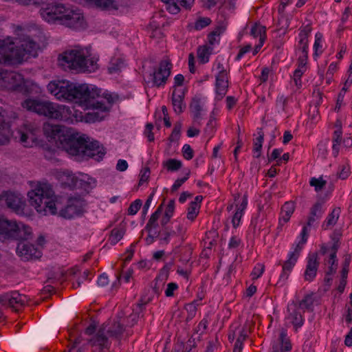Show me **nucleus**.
<instances>
[{"instance_id":"1","label":"nucleus","mask_w":352,"mask_h":352,"mask_svg":"<svg viewBox=\"0 0 352 352\" xmlns=\"http://www.w3.org/2000/svg\"><path fill=\"white\" fill-rule=\"evenodd\" d=\"M31 206L39 213L58 214L70 219L82 215L86 206L85 201L80 196L69 197L65 206L58 199H52L54 195L51 186L47 183H39L34 190L28 194Z\"/></svg>"},{"instance_id":"2","label":"nucleus","mask_w":352,"mask_h":352,"mask_svg":"<svg viewBox=\"0 0 352 352\" xmlns=\"http://www.w3.org/2000/svg\"><path fill=\"white\" fill-rule=\"evenodd\" d=\"M43 130L47 138L59 142L60 147L78 158L96 157V160L100 161L105 154L98 141H90L85 135H79L64 126L45 123Z\"/></svg>"},{"instance_id":"3","label":"nucleus","mask_w":352,"mask_h":352,"mask_svg":"<svg viewBox=\"0 0 352 352\" xmlns=\"http://www.w3.org/2000/svg\"><path fill=\"white\" fill-rule=\"evenodd\" d=\"M58 61L63 69L76 73L92 72L98 69L97 61L93 58L87 59L82 50L65 51L59 55Z\"/></svg>"},{"instance_id":"4","label":"nucleus","mask_w":352,"mask_h":352,"mask_svg":"<svg viewBox=\"0 0 352 352\" xmlns=\"http://www.w3.org/2000/svg\"><path fill=\"white\" fill-rule=\"evenodd\" d=\"M32 228L21 221L8 220L0 217V240H30L32 239Z\"/></svg>"},{"instance_id":"5","label":"nucleus","mask_w":352,"mask_h":352,"mask_svg":"<svg viewBox=\"0 0 352 352\" xmlns=\"http://www.w3.org/2000/svg\"><path fill=\"white\" fill-rule=\"evenodd\" d=\"M100 94L101 90L92 85L74 83L69 100L87 107L100 109L102 104V101L98 100L102 98Z\"/></svg>"},{"instance_id":"6","label":"nucleus","mask_w":352,"mask_h":352,"mask_svg":"<svg viewBox=\"0 0 352 352\" xmlns=\"http://www.w3.org/2000/svg\"><path fill=\"white\" fill-rule=\"evenodd\" d=\"M0 87L23 94H28L32 91L30 82L21 74L6 69H0Z\"/></svg>"},{"instance_id":"7","label":"nucleus","mask_w":352,"mask_h":352,"mask_svg":"<svg viewBox=\"0 0 352 352\" xmlns=\"http://www.w3.org/2000/svg\"><path fill=\"white\" fill-rule=\"evenodd\" d=\"M21 106L28 111L51 119L59 120L62 118V113L58 107L47 100L28 98L22 102Z\"/></svg>"},{"instance_id":"8","label":"nucleus","mask_w":352,"mask_h":352,"mask_svg":"<svg viewBox=\"0 0 352 352\" xmlns=\"http://www.w3.org/2000/svg\"><path fill=\"white\" fill-rule=\"evenodd\" d=\"M27 58L24 57L20 45H15L10 38L0 40V64H20Z\"/></svg>"},{"instance_id":"9","label":"nucleus","mask_w":352,"mask_h":352,"mask_svg":"<svg viewBox=\"0 0 352 352\" xmlns=\"http://www.w3.org/2000/svg\"><path fill=\"white\" fill-rule=\"evenodd\" d=\"M58 25L79 30L86 28L87 23L82 12L78 8L67 6Z\"/></svg>"},{"instance_id":"10","label":"nucleus","mask_w":352,"mask_h":352,"mask_svg":"<svg viewBox=\"0 0 352 352\" xmlns=\"http://www.w3.org/2000/svg\"><path fill=\"white\" fill-rule=\"evenodd\" d=\"M67 6L58 1L50 0L43 10H39L41 16L47 23L58 24Z\"/></svg>"},{"instance_id":"11","label":"nucleus","mask_w":352,"mask_h":352,"mask_svg":"<svg viewBox=\"0 0 352 352\" xmlns=\"http://www.w3.org/2000/svg\"><path fill=\"white\" fill-rule=\"evenodd\" d=\"M172 63L169 59H164L160 61L157 68H153L150 74L153 86L160 87L166 84L168 78L170 75Z\"/></svg>"},{"instance_id":"12","label":"nucleus","mask_w":352,"mask_h":352,"mask_svg":"<svg viewBox=\"0 0 352 352\" xmlns=\"http://www.w3.org/2000/svg\"><path fill=\"white\" fill-rule=\"evenodd\" d=\"M28 300V296L21 294L18 291L0 294V304L2 306L9 307L16 311H19V307H24Z\"/></svg>"},{"instance_id":"13","label":"nucleus","mask_w":352,"mask_h":352,"mask_svg":"<svg viewBox=\"0 0 352 352\" xmlns=\"http://www.w3.org/2000/svg\"><path fill=\"white\" fill-rule=\"evenodd\" d=\"M74 84L67 80L53 81L48 84L47 89L58 99L69 100Z\"/></svg>"},{"instance_id":"14","label":"nucleus","mask_w":352,"mask_h":352,"mask_svg":"<svg viewBox=\"0 0 352 352\" xmlns=\"http://www.w3.org/2000/svg\"><path fill=\"white\" fill-rule=\"evenodd\" d=\"M1 200L5 201L7 207L16 214L23 213L25 204L19 195L11 192H4L1 195Z\"/></svg>"},{"instance_id":"15","label":"nucleus","mask_w":352,"mask_h":352,"mask_svg":"<svg viewBox=\"0 0 352 352\" xmlns=\"http://www.w3.org/2000/svg\"><path fill=\"white\" fill-rule=\"evenodd\" d=\"M28 240L19 241L16 247L17 254L24 260L38 258L41 256V252L35 246L28 242Z\"/></svg>"},{"instance_id":"16","label":"nucleus","mask_w":352,"mask_h":352,"mask_svg":"<svg viewBox=\"0 0 352 352\" xmlns=\"http://www.w3.org/2000/svg\"><path fill=\"white\" fill-rule=\"evenodd\" d=\"M217 99L220 100L227 93L228 88V78L226 69L221 70L216 76Z\"/></svg>"},{"instance_id":"17","label":"nucleus","mask_w":352,"mask_h":352,"mask_svg":"<svg viewBox=\"0 0 352 352\" xmlns=\"http://www.w3.org/2000/svg\"><path fill=\"white\" fill-rule=\"evenodd\" d=\"M307 264L304 274L305 279L311 281L316 276L319 262L318 261V253L309 254Z\"/></svg>"},{"instance_id":"18","label":"nucleus","mask_w":352,"mask_h":352,"mask_svg":"<svg viewBox=\"0 0 352 352\" xmlns=\"http://www.w3.org/2000/svg\"><path fill=\"white\" fill-rule=\"evenodd\" d=\"M10 126V122L6 121L5 116L0 112V144L5 145L9 142L10 138L12 135Z\"/></svg>"},{"instance_id":"19","label":"nucleus","mask_w":352,"mask_h":352,"mask_svg":"<svg viewBox=\"0 0 352 352\" xmlns=\"http://www.w3.org/2000/svg\"><path fill=\"white\" fill-rule=\"evenodd\" d=\"M299 309L298 304L294 301L287 307L289 318L292 320V323L296 329L303 324V318L302 314L299 311Z\"/></svg>"},{"instance_id":"20","label":"nucleus","mask_w":352,"mask_h":352,"mask_svg":"<svg viewBox=\"0 0 352 352\" xmlns=\"http://www.w3.org/2000/svg\"><path fill=\"white\" fill-rule=\"evenodd\" d=\"M60 181L63 188L73 190L77 189L79 179L72 173L65 171L60 175Z\"/></svg>"},{"instance_id":"21","label":"nucleus","mask_w":352,"mask_h":352,"mask_svg":"<svg viewBox=\"0 0 352 352\" xmlns=\"http://www.w3.org/2000/svg\"><path fill=\"white\" fill-rule=\"evenodd\" d=\"M287 336V331L282 329L278 342L273 344L272 352H289L291 350L292 344Z\"/></svg>"},{"instance_id":"22","label":"nucleus","mask_w":352,"mask_h":352,"mask_svg":"<svg viewBox=\"0 0 352 352\" xmlns=\"http://www.w3.org/2000/svg\"><path fill=\"white\" fill-rule=\"evenodd\" d=\"M104 331L105 329L104 327L100 328L96 336L89 340V342L92 345L98 346L100 351L104 349H108L110 346V342L104 334Z\"/></svg>"},{"instance_id":"23","label":"nucleus","mask_w":352,"mask_h":352,"mask_svg":"<svg viewBox=\"0 0 352 352\" xmlns=\"http://www.w3.org/2000/svg\"><path fill=\"white\" fill-rule=\"evenodd\" d=\"M20 46L24 57H25L26 55L36 56V51L39 47L38 45L30 37H27L21 41Z\"/></svg>"},{"instance_id":"24","label":"nucleus","mask_w":352,"mask_h":352,"mask_svg":"<svg viewBox=\"0 0 352 352\" xmlns=\"http://www.w3.org/2000/svg\"><path fill=\"white\" fill-rule=\"evenodd\" d=\"M298 260V255L296 252H290L289 254L288 259L283 265V272L280 276V282L283 280H286L289 277V274Z\"/></svg>"},{"instance_id":"25","label":"nucleus","mask_w":352,"mask_h":352,"mask_svg":"<svg viewBox=\"0 0 352 352\" xmlns=\"http://www.w3.org/2000/svg\"><path fill=\"white\" fill-rule=\"evenodd\" d=\"M323 212L322 204L320 201L316 202L311 208L306 226H311L316 220L322 217Z\"/></svg>"},{"instance_id":"26","label":"nucleus","mask_w":352,"mask_h":352,"mask_svg":"<svg viewBox=\"0 0 352 352\" xmlns=\"http://www.w3.org/2000/svg\"><path fill=\"white\" fill-rule=\"evenodd\" d=\"M184 92H181L179 94H176L174 91L172 94V104L173 106L174 111L177 114L182 113L186 107V105L184 104Z\"/></svg>"},{"instance_id":"27","label":"nucleus","mask_w":352,"mask_h":352,"mask_svg":"<svg viewBox=\"0 0 352 352\" xmlns=\"http://www.w3.org/2000/svg\"><path fill=\"white\" fill-rule=\"evenodd\" d=\"M333 244L331 246L330 254L328 260V263L330 266L336 265L337 263L336 253L340 247V240L338 235L333 234L331 237Z\"/></svg>"},{"instance_id":"28","label":"nucleus","mask_w":352,"mask_h":352,"mask_svg":"<svg viewBox=\"0 0 352 352\" xmlns=\"http://www.w3.org/2000/svg\"><path fill=\"white\" fill-rule=\"evenodd\" d=\"M265 27L263 26L260 24L255 23L251 29L250 34L254 38L259 36V44L257 45V47H261L263 45L264 41L266 38L265 36Z\"/></svg>"},{"instance_id":"29","label":"nucleus","mask_w":352,"mask_h":352,"mask_svg":"<svg viewBox=\"0 0 352 352\" xmlns=\"http://www.w3.org/2000/svg\"><path fill=\"white\" fill-rule=\"evenodd\" d=\"M27 131H22L21 130H19L16 132L15 135V138H19L21 143H23L25 146H29V142H28V139H31L32 140L34 139L33 134V129L30 126L25 125Z\"/></svg>"},{"instance_id":"30","label":"nucleus","mask_w":352,"mask_h":352,"mask_svg":"<svg viewBox=\"0 0 352 352\" xmlns=\"http://www.w3.org/2000/svg\"><path fill=\"white\" fill-rule=\"evenodd\" d=\"M89 6H94L96 8L106 10L111 8H116L113 6V0H81Z\"/></svg>"},{"instance_id":"31","label":"nucleus","mask_w":352,"mask_h":352,"mask_svg":"<svg viewBox=\"0 0 352 352\" xmlns=\"http://www.w3.org/2000/svg\"><path fill=\"white\" fill-rule=\"evenodd\" d=\"M213 48L207 45L199 46L197 49V57L200 63L204 64L209 61V56Z\"/></svg>"},{"instance_id":"32","label":"nucleus","mask_w":352,"mask_h":352,"mask_svg":"<svg viewBox=\"0 0 352 352\" xmlns=\"http://www.w3.org/2000/svg\"><path fill=\"white\" fill-rule=\"evenodd\" d=\"M163 210V204H162L156 210V211L152 214L151 218L149 219L145 229L148 232L151 231L153 228H155L157 226V221L158 220Z\"/></svg>"},{"instance_id":"33","label":"nucleus","mask_w":352,"mask_h":352,"mask_svg":"<svg viewBox=\"0 0 352 352\" xmlns=\"http://www.w3.org/2000/svg\"><path fill=\"white\" fill-rule=\"evenodd\" d=\"M294 209L295 206L294 202H285L282 207L283 216L281 220H283L285 223H287L289 220L291 215L293 214Z\"/></svg>"},{"instance_id":"34","label":"nucleus","mask_w":352,"mask_h":352,"mask_svg":"<svg viewBox=\"0 0 352 352\" xmlns=\"http://www.w3.org/2000/svg\"><path fill=\"white\" fill-rule=\"evenodd\" d=\"M314 299L312 296L307 294L304 298L300 300L298 305V307L300 309L313 311Z\"/></svg>"},{"instance_id":"35","label":"nucleus","mask_w":352,"mask_h":352,"mask_svg":"<svg viewBox=\"0 0 352 352\" xmlns=\"http://www.w3.org/2000/svg\"><path fill=\"white\" fill-rule=\"evenodd\" d=\"M124 327L119 322H116L113 324L112 327H111L107 330V333L111 337L119 338L124 332Z\"/></svg>"},{"instance_id":"36","label":"nucleus","mask_w":352,"mask_h":352,"mask_svg":"<svg viewBox=\"0 0 352 352\" xmlns=\"http://www.w3.org/2000/svg\"><path fill=\"white\" fill-rule=\"evenodd\" d=\"M163 166L167 168L168 171H177L182 166L181 161L176 159H169L163 162Z\"/></svg>"},{"instance_id":"37","label":"nucleus","mask_w":352,"mask_h":352,"mask_svg":"<svg viewBox=\"0 0 352 352\" xmlns=\"http://www.w3.org/2000/svg\"><path fill=\"white\" fill-rule=\"evenodd\" d=\"M95 184L96 182L92 178H88L87 181L82 179H79V182H78L77 185V189H82L86 192H89V191L95 186Z\"/></svg>"},{"instance_id":"38","label":"nucleus","mask_w":352,"mask_h":352,"mask_svg":"<svg viewBox=\"0 0 352 352\" xmlns=\"http://www.w3.org/2000/svg\"><path fill=\"white\" fill-rule=\"evenodd\" d=\"M124 67V62L121 58H116L110 62L108 67L109 74H116L120 72L121 69Z\"/></svg>"},{"instance_id":"39","label":"nucleus","mask_w":352,"mask_h":352,"mask_svg":"<svg viewBox=\"0 0 352 352\" xmlns=\"http://www.w3.org/2000/svg\"><path fill=\"white\" fill-rule=\"evenodd\" d=\"M125 233V230L123 228H114L111 230V243L116 245L120 240H121Z\"/></svg>"},{"instance_id":"40","label":"nucleus","mask_w":352,"mask_h":352,"mask_svg":"<svg viewBox=\"0 0 352 352\" xmlns=\"http://www.w3.org/2000/svg\"><path fill=\"white\" fill-rule=\"evenodd\" d=\"M340 213V208H334L327 219V226H333L336 223Z\"/></svg>"},{"instance_id":"41","label":"nucleus","mask_w":352,"mask_h":352,"mask_svg":"<svg viewBox=\"0 0 352 352\" xmlns=\"http://www.w3.org/2000/svg\"><path fill=\"white\" fill-rule=\"evenodd\" d=\"M309 184L311 186H314L316 191L318 192L324 188L327 182L322 177L319 178L313 177L311 179Z\"/></svg>"},{"instance_id":"42","label":"nucleus","mask_w":352,"mask_h":352,"mask_svg":"<svg viewBox=\"0 0 352 352\" xmlns=\"http://www.w3.org/2000/svg\"><path fill=\"white\" fill-rule=\"evenodd\" d=\"M301 241L296 245V247L293 252H296L298 257L299 256L300 252L302 250V245L306 243L307 240V226H304L301 232Z\"/></svg>"},{"instance_id":"43","label":"nucleus","mask_w":352,"mask_h":352,"mask_svg":"<svg viewBox=\"0 0 352 352\" xmlns=\"http://www.w3.org/2000/svg\"><path fill=\"white\" fill-rule=\"evenodd\" d=\"M200 206H196L195 204H190L188 209L187 218L189 220L193 221L199 213V208Z\"/></svg>"},{"instance_id":"44","label":"nucleus","mask_w":352,"mask_h":352,"mask_svg":"<svg viewBox=\"0 0 352 352\" xmlns=\"http://www.w3.org/2000/svg\"><path fill=\"white\" fill-rule=\"evenodd\" d=\"M142 201L140 199H136L132 202L128 209V214L129 215L135 214L142 206Z\"/></svg>"},{"instance_id":"45","label":"nucleus","mask_w":352,"mask_h":352,"mask_svg":"<svg viewBox=\"0 0 352 352\" xmlns=\"http://www.w3.org/2000/svg\"><path fill=\"white\" fill-rule=\"evenodd\" d=\"M265 270V265L263 264L258 263L254 268L253 269V271L251 273V275L252 276V279L255 280L259 278L263 273Z\"/></svg>"},{"instance_id":"46","label":"nucleus","mask_w":352,"mask_h":352,"mask_svg":"<svg viewBox=\"0 0 352 352\" xmlns=\"http://www.w3.org/2000/svg\"><path fill=\"white\" fill-rule=\"evenodd\" d=\"M211 23V20L210 18L208 17H203L198 19L195 25V28L196 30H201L208 25H210Z\"/></svg>"},{"instance_id":"47","label":"nucleus","mask_w":352,"mask_h":352,"mask_svg":"<svg viewBox=\"0 0 352 352\" xmlns=\"http://www.w3.org/2000/svg\"><path fill=\"white\" fill-rule=\"evenodd\" d=\"M190 109L193 112L201 111V106L200 98L195 97L192 98L191 103L190 104Z\"/></svg>"},{"instance_id":"48","label":"nucleus","mask_w":352,"mask_h":352,"mask_svg":"<svg viewBox=\"0 0 352 352\" xmlns=\"http://www.w3.org/2000/svg\"><path fill=\"white\" fill-rule=\"evenodd\" d=\"M182 154L187 160H191L194 156V152L189 144H184L182 148Z\"/></svg>"},{"instance_id":"49","label":"nucleus","mask_w":352,"mask_h":352,"mask_svg":"<svg viewBox=\"0 0 352 352\" xmlns=\"http://www.w3.org/2000/svg\"><path fill=\"white\" fill-rule=\"evenodd\" d=\"M189 175H190V170H188L186 173L185 177H184L181 179H177L175 182L174 184L172 186L171 191L175 192L176 190H177V189L188 179Z\"/></svg>"},{"instance_id":"50","label":"nucleus","mask_w":352,"mask_h":352,"mask_svg":"<svg viewBox=\"0 0 352 352\" xmlns=\"http://www.w3.org/2000/svg\"><path fill=\"white\" fill-rule=\"evenodd\" d=\"M311 30L312 28L309 24L307 25L302 29H301L299 34L300 39L308 40L307 38L309 33L311 32Z\"/></svg>"},{"instance_id":"51","label":"nucleus","mask_w":352,"mask_h":352,"mask_svg":"<svg viewBox=\"0 0 352 352\" xmlns=\"http://www.w3.org/2000/svg\"><path fill=\"white\" fill-rule=\"evenodd\" d=\"M28 6L32 5L35 6L40 7V10H43V8H45L47 6V3L50 1V0H28Z\"/></svg>"},{"instance_id":"52","label":"nucleus","mask_w":352,"mask_h":352,"mask_svg":"<svg viewBox=\"0 0 352 352\" xmlns=\"http://www.w3.org/2000/svg\"><path fill=\"white\" fill-rule=\"evenodd\" d=\"M192 254V249L190 248H188L184 252L182 253L180 261L183 263L186 264L189 262L190 259V256Z\"/></svg>"},{"instance_id":"53","label":"nucleus","mask_w":352,"mask_h":352,"mask_svg":"<svg viewBox=\"0 0 352 352\" xmlns=\"http://www.w3.org/2000/svg\"><path fill=\"white\" fill-rule=\"evenodd\" d=\"M178 288L177 285L175 283H170L167 285V288L165 291V294L167 297L173 296V292Z\"/></svg>"},{"instance_id":"54","label":"nucleus","mask_w":352,"mask_h":352,"mask_svg":"<svg viewBox=\"0 0 352 352\" xmlns=\"http://www.w3.org/2000/svg\"><path fill=\"white\" fill-rule=\"evenodd\" d=\"M263 140H258V138L254 142V148L253 151L256 153V157H259L261 156V151L262 148Z\"/></svg>"},{"instance_id":"55","label":"nucleus","mask_w":352,"mask_h":352,"mask_svg":"<svg viewBox=\"0 0 352 352\" xmlns=\"http://www.w3.org/2000/svg\"><path fill=\"white\" fill-rule=\"evenodd\" d=\"M153 196H154V192H152L148 197V199H146L144 206H143V210H142V217L143 218L145 217L146 214H147V211L148 210V208L150 207V205L153 201Z\"/></svg>"},{"instance_id":"56","label":"nucleus","mask_w":352,"mask_h":352,"mask_svg":"<svg viewBox=\"0 0 352 352\" xmlns=\"http://www.w3.org/2000/svg\"><path fill=\"white\" fill-rule=\"evenodd\" d=\"M162 111L163 115H164V125L166 127H170L171 126V122L170 121V118H169L168 114V109H167L166 106H162Z\"/></svg>"},{"instance_id":"57","label":"nucleus","mask_w":352,"mask_h":352,"mask_svg":"<svg viewBox=\"0 0 352 352\" xmlns=\"http://www.w3.org/2000/svg\"><path fill=\"white\" fill-rule=\"evenodd\" d=\"M174 209H175V201H174V199H171L169 201V202L167 205V207H166L164 214H166V216L172 217L173 212H174Z\"/></svg>"},{"instance_id":"58","label":"nucleus","mask_w":352,"mask_h":352,"mask_svg":"<svg viewBox=\"0 0 352 352\" xmlns=\"http://www.w3.org/2000/svg\"><path fill=\"white\" fill-rule=\"evenodd\" d=\"M170 236V231L168 230V228L163 229L162 236L160 238L162 243L168 244L169 243V238Z\"/></svg>"},{"instance_id":"59","label":"nucleus","mask_w":352,"mask_h":352,"mask_svg":"<svg viewBox=\"0 0 352 352\" xmlns=\"http://www.w3.org/2000/svg\"><path fill=\"white\" fill-rule=\"evenodd\" d=\"M150 169L145 168L144 170L141 173L139 185H142L144 182H146L149 178Z\"/></svg>"},{"instance_id":"60","label":"nucleus","mask_w":352,"mask_h":352,"mask_svg":"<svg viewBox=\"0 0 352 352\" xmlns=\"http://www.w3.org/2000/svg\"><path fill=\"white\" fill-rule=\"evenodd\" d=\"M241 217H242L241 211L237 210L235 212V214H234L232 220V223L234 228H236L239 225Z\"/></svg>"},{"instance_id":"61","label":"nucleus","mask_w":352,"mask_h":352,"mask_svg":"<svg viewBox=\"0 0 352 352\" xmlns=\"http://www.w3.org/2000/svg\"><path fill=\"white\" fill-rule=\"evenodd\" d=\"M316 40H315V43H314V50H315V54L316 55H318L317 52H318V50L320 47H321V39H322V34L320 33H316Z\"/></svg>"},{"instance_id":"62","label":"nucleus","mask_w":352,"mask_h":352,"mask_svg":"<svg viewBox=\"0 0 352 352\" xmlns=\"http://www.w3.org/2000/svg\"><path fill=\"white\" fill-rule=\"evenodd\" d=\"M308 40L300 39L299 41V50L302 51V54L308 55Z\"/></svg>"},{"instance_id":"63","label":"nucleus","mask_w":352,"mask_h":352,"mask_svg":"<svg viewBox=\"0 0 352 352\" xmlns=\"http://www.w3.org/2000/svg\"><path fill=\"white\" fill-rule=\"evenodd\" d=\"M128 168V163L124 160H119L118 161L117 165H116V169L118 171L122 172L127 169Z\"/></svg>"},{"instance_id":"64","label":"nucleus","mask_w":352,"mask_h":352,"mask_svg":"<svg viewBox=\"0 0 352 352\" xmlns=\"http://www.w3.org/2000/svg\"><path fill=\"white\" fill-rule=\"evenodd\" d=\"M109 283V279L108 276L105 273L102 274L100 275L98 279V284L100 286L104 287L107 285Z\"/></svg>"}]
</instances>
